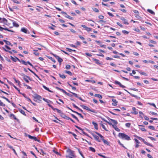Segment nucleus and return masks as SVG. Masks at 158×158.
<instances>
[{
	"instance_id": "nucleus-1",
	"label": "nucleus",
	"mask_w": 158,
	"mask_h": 158,
	"mask_svg": "<svg viewBox=\"0 0 158 158\" xmlns=\"http://www.w3.org/2000/svg\"><path fill=\"white\" fill-rule=\"evenodd\" d=\"M118 135L119 137L122 139H125L127 140H131L130 137L129 136L124 133H119Z\"/></svg>"
},
{
	"instance_id": "nucleus-2",
	"label": "nucleus",
	"mask_w": 158,
	"mask_h": 158,
	"mask_svg": "<svg viewBox=\"0 0 158 158\" xmlns=\"http://www.w3.org/2000/svg\"><path fill=\"white\" fill-rule=\"evenodd\" d=\"M50 148L51 149L50 150L52 151V153L53 152L57 155L61 156V155L57 152V150L56 148L54 147H50Z\"/></svg>"
},
{
	"instance_id": "nucleus-3",
	"label": "nucleus",
	"mask_w": 158,
	"mask_h": 158,
	"mask_svg": "<svg viewBox=\"0 0 158 158\" xmlns=\"http://www.w3.org/2000/svg\"><path fill=\"white\" fill-rule=\"evenodd\" d=\"M81 106L83 109H84L86 110L90 111H91L92 112H93L94 113H96L95 110L94 109L91 110L88 107H87L86 106H85L81 105Z\"/></svg>"
},
{
	"instance_id": "nucleus-4",
	"label": "nucleus",
	"mask_w": 158,
	"mask_h": 158,
	"mask_svg": "<svg viewBox=\"0 0 158 158\" xmlns=\"http://www.w3.org/2000/svg\"><path fill=\"white\" fill-rule=\"evenodd\" d=\"M106 121L110 125H112L113 127L115 129V130L116 131H117L118 132L120 131V129L117 127V126H116V125H113L110 122H108Z\"/></svg>"
},
{
	"instance_id": "nucleus-5",
	"label": "nucleus",
	"mask_w": 158,
	"mask_h": 158,
	"mask_svg": "<svg viewBox=\"0 0 158 158\" xmlns=\"http://www.w3.org/2000/svg\"><path fill=\"white\" fill-rule=\"evenodd\" d=\"M23 79L27 82V83H28L29 82V81L27 79V78H28L29 80H31V79L30 78V77H28L27 76H26L24 74H23Z\"/></svg>"
},
{
	"instance_id": "nucleus-6",
	"label": "nucleus",
	"mask_w": 158,
	"mask_h": 158,
	"mask_svg": "<svg viewBox=\"0 0 158 158\" xmlns=\"http://www.w3.org/2000/svg\"><path fill=\"white\" fill-rule=\"evenodd\" d=\"M21 61L22 63L24 65H27V64H29L30 66L33 67V65H32V64H31L29 61L26 62L24 60H22Z\"/></svg>"
},
{
	"instance_id": "nucleus-7",
	"label": "nucleus",
	"mask_w": 158,
	"mask_h": 158,
	"mask_svg": "<svg viewBox=\"0 0 158 158\" xmlns=\"http://www.w3.org/2000/svg\"><path fill=\"white\" fill-rule=\"evenodd\" d=\"M50 107H51L52 109H53L55 111H56L57 112H58L60 115L62 113V112L60 110L56 108L54 109L53 107L50 105Z\"/></svg>"
},
{
	"instance_id": "nucleus-8",
	"label": "nucleus",
	"mask_w": 158,
	"mask_h": 158,
	"mask_svg": "<svg viewBox=\"0 0 158 158\" xmlns=\"http://www.w3.org/2000/svg\"><path fill=\"white\" fill-rule=\"evenodd\" d=\"M114 83L118 85H119V86L121 87H122V88H125V86L124 85H122V84L120 83V82L118 81H115Z\"/></svg>"
},
{
	"instance_id": "nucleus-9",
	"label": "nucleus",
	"mask_w": 158,
	"mask_h": 158,
	"mask_svg": "<svg viewBox=\"0 0 158 158\" xmlns=\"http://www.w3.org/2000/svg\"><path fill=\"white\" fill-rule=\"evenodd\" d=\"M120 19L121 20L123 21L124 24L127 25H128L129 24V23L127 22V20L125 18H124L123 17H121L120 18Z\"/></svg>"
},
{
	"instance_id": "nucleus-10",
	"label": "nucleus",
	"mask_w": 158,
	"mask_h": 158,
	"mask_svg": "<svg viewBox=\"0 0 158 158\" xmlns=\"http://www.w3.org/2000/svg\"><path fill=\"white\" fill-rule=\"evenodd\" d=\"M132 109L133 111L131 112L132 114H138V112L136 111V109L135 107H133Z\"/></svg>"
},
{
	"instance_id": "nucleus-11",
	"label": "nucleus",
	"mask_w": 158,
	"mask_h": 158,
	"mask_svg": "<svg viewBox=\"0 0 158 158\" xmlns=\"http://www.w3.org/2000/svg\"><path fill=\"white\" fill-rule=\"evenodd\" d=\"M3 30H5L7 31H11V32H13V31L8 29V28H3V27H2L0 26V31H2Z\"/></svg>"
},
{
	"instance_id": "nucleus-12",
	"label": "nucleus",
	"mask_w": 158,
	"mask_h": 158,
	"mask_svg": "<svg viewBox=\"0 0 158 158\" xmlns=\"http://www.w3.org/2000/svg\"><path fill=\"white\" fill-rule=\"evenodd\" d=\"M91 134L96 140L98 141V142H100L99 140V138L98 136L96 135L94 133H92Z\"/></svg>"
},
{
	"instance_id": "nucleus-13",
	"label": "nucleus",
	"mask_w": 158,
	"mask_h": 158,
	"mask_svg": "<svg viewBox=\"0 0 158 158\" xmlns=\"http://www.w3.org/2000/svg\"><path fill=\"white\" fill-rule=\"evenodd\" d=\"M113 102L112 104L114 106H116L117 105V102L115 99H112Z\"/></svg>"
},
{
	"instance_id": "nucleus-14",
	"label": "nucleus",
	"mask_w": 158,
	"mask_h": 158,
	"mask_svg": "<svg viewBox=\"0 0 158 158\" xmlns=\"http://www.w3.org/2000/svg\"><path fill=\"white\" fill-rule=\"evenodd\" d=\"M92 123L94 125V128L96 130H98V124L94 121L92 122Z\"/></svg>"
},
{
	"instance_id": "nucleus-15",
	"label": "nucleus",
	"mask_w": 158,
	"mask_h": 158,
	"mask_svg": "<svg viewBox=\"0 0 158 158\" xmlns=\"http://www.w3.org/2000/svg\"><path fill=\"white\" fill-rule=\"evenodd\" d=\"M142 141L143 142L146 144L147 145L151 147H152L153 145L152 144H150L149 143H148L146 142L144 140V139H143L142 140Z\"/></svg>"
},
{
	"instance_id": "nucleus-16",
	"label": "nucleus",
	"mask_w": 158,
	"mask_h": 158,
	"mask_svg": "<svg viewBox=\"0 0 158 158\" xmlns=\"http://www.w3.org/2000/svg\"><path fill=\"white\" fill-rule=\"evenodd\" d=\"M101 139H102V140L103 141V143H105V144H106L108 145H109V142L105 140L104 139V138H101Z\"/></svg>"
},
{
	"instance_id": "nucleus-17",
	"label": "nucleus",
	"mask_w": 158,
	"mask_h": 158,
	"mask_svg": "<svg viewBox=\"0 0 158 158\" xmlns=\"http://www.w3.org/2000/svg\"><path fill=\"white\" fill-rule=\"evenodd\" d=\"M93 60L95 62V63L98 64L100 65L101 64V63H100L99 61L96 59H94Z\"/></svg>"
},
{
	"instance_id": "nucleus-18",
	"label": "nucleus",
	"mask_w": 158,
	"mask_h": 158,
	"mask_svg": "<svg viewBox=\"0 0 158 158\" xmlns=\"http://www.w3.org/2000/svg\"><path fill=\"white\" fill-rule=\"evenodd\" d=\"M3 41L5 42L6 44L7 45H11L12 46H13V45H11L10 42L8 41H7L6 40H3Z\"/></svg>"
},
{
	"instance_id": "nucleus-19",
	"label": "nucleus",
	"mask_w": 158,
	"mask_h": 158,
	"mask_svg": "<svg viewBox=\"0 0 158 158\" xmlns=\"http://www.w3.org/2000/svg\"><path fill=\"white\" fill-rule=\"evenodd\" d=\"M110 121H111L114 124V125H116L118 124V122L117 121L114 120L113 119H110Z\"/></svg>"
},
{
	"instance_id": "nucleus-20",
	"label": "nucleus",
	"mask_w": 158,
	"mask_h": 158,
	"mask_svg": "<svg viewBox=\"0 0 158 158\" xmlns=\"http://www.w3.org/2000/svg\"><path fill=\"white\" fill-rule=\"evenodd\" d=\"M35 98H36L39 100H40V99L42 98L41 97L38 95H36L35 96Z\"/></svg>"
},
{
	"instance_id": "nucleus-21",
	"label": "nucleus",
	"mask_w": 158,
	"mask_h": 158,
	"mask_svg": "<svg viewBox=\"0 0 158 158\" xmlns=\"http://www.w3.org/2000/svg\"><path fill=\"white\" fill-rule=\"evenodd\" d=\"M147 11L152 15H155L154 12L151 10L148 9L147 10Z\"/></svg>"
},
{
	"instance_id": "nucleus-22",
	"label": "nucleus",
	"mask_w": 158,
	"mask_h": 158,
	"mask_svg": "<svg viewBox=\"0 0 158 158\" xmlns=\"http://www.w3.org/2000/svg\"><path fill=\"white\" fill-rule=\"evenodd\" d=\"M11 59L13 60L14 61L16 62L17 61V59H18V58L16 57H15V58L13 57L12 56H11Z\"/></svg>"
},
{
	"instance_id": "nucleus-23",
	"label": "nucleus",
	"mask_w": 158,
	"mask_h": 158,
	"mask_svg": "<svg viewBox=\"0 0 158 158\" xmlns=\"http://www.w3.org/2000/svg\"><path fill=\"white\" fill-rule=\"evenodd\" d=\"M94 96L95 97H97L100 99H102V96L101 95L99 94H95Z\"/></svg>"
},
{
	"instance_id": "nucleus-24",
	"label": "nucleus",
	"mask_w": 158,
	"mask_h": 158,
	"mask_svg": "<svg viewBox=\"0 0 158 158\" xmlns=\"http://www.w3.org/2000/svg\"><path fill=\"white\" fill-rule=\"evenodd\" d=\"M21 31L25 33H27V30L25 28H21Z\"/></svg>"
},
{
	"instance_id": "nucleus-25",
	"label": "nucleus",
	"mask_w": 158,
	"mask_h": 158,
	"mask_svg": "<svg viewBox=\"0 0 158 158\" xmlns=\"http://www.w3.org/2000/svg\"><path fill=\"white\" fill-rule=\"evenodd\" d=\"M28 69L29 70L30 72H31L32 73H33L36 77H37L39 78L38 76L37 75H36L34 72H33L32 70H31L29 68H28Z\"/></svg>"
},
{
	"instance_id": "nucleus-26",
	"label": "nucleus",
	"mask_w": 158,
	"mask_h": 158,
	"mask_svg": "<svg viewBox=\"0 0 158 158\" xmlns=\"http://www.w3.org/2000/svg\"><path fill=\"white\" fill-rule=\"evenodd\" d=\"M65 17L68 18V19H70L73 20V18L72 17L69 16L67 14H66V15H65Z\"/></svg>"
},
{
	"instance_id": "nucleus-27",
	"label": "nucleus",
	"mask_w": 158,
	"mask_h": 158,
	"mask_svg": "<svg viewBox=\"0 0 158 158\" xmlns=\"http://www.w3.org/2000/svg\"><path fill=\"white\" fill-rule=\"evenodd\" d=\"M77 149H78V152L81 155V156L83 158H85L83 154L80 151V149L78 148H77Z\"/></svg>"
},
{
	"instance_id": "nucleus-28",
	"label": "nucleus",
	"mask_w": 158,
	"mask_h": 158,
	"mask_svg": "<svg viewBox=\"0 0 158 158\" xmlns=\"http://www.w3.org/2000/svg\"><path fill=\"white\" fill-rule=\"evenodd\" d=\"M19 111L21 114H22L23 115L25 116L26 115L25 112L23 110L21 109H19Z\"/></svg>"
},
{
	"instance_id": "nucleus-29",
	"label": "nucleus",
	"mask_w": 158,
	"mask_h": 158,
	"mask_svg": "<svg viewBox=\"0 0 158 158\" xmlns=\"http://www.w3.org/2000/svg\"><path fill=\"white\" fill-rule=\"evenodd\" d=\"M89 150L94 152H95V149L92 147H90L89 148Z\"/></svg>"
},
{
	"instance_id": "nucleus-30",
	"label": "nucleus",
	"mask_w": 158,
	"mask_h": 158,
	"mask_svg": "<svg viewBox=\"0 0 158 158\" xmlns=\"http://www.w3.org/2000/svg\"><path fill=\"white\" fill-rule=\"evenodd\" d=\"M92 10L96 12H99V10L96 8L94 7L92 8Z\"/></svg>"
},
{
	"instance_id": "nucleus-31",
	"label": "nucleus",
	"mask_w": 158,
	"mask_h": 158,
	"mask_svg": "<svg viewBox=\"0 0 158 158\" xmlns=\"http://www.w3.org/2000/svg\"><path fill=\"white\" fill-rule=\"evenodd\" d=\"M148 128L149 129H152L154 131H156V130L155 129L154 127L153 126H150L148 127Z\"/></svg>"
},
{
	"instance_id": "nucleus-32",
	"label": "nucleus",
	"mask_w": 158,
	"mask_h": 158,
	"mask_svg": "<svg viewBox=\"0 0 158 158\" xmlns=\"http://www.w3.org/2000/svg\"><path fill=\"white\" fill-rule=\"evenodd\" d=\"M72 116L77 121H79V120L78 118L76 117L75 115H74V114H71Z\"/></svg>"
},
{
	"instance_id": "nucleus-33",
	"label": "nucleus",
	"mask_w": 158,
	"mask_h": 158,
	"mask_svg": "<svg viewBox=\"0 0 158 158\" xmlns=\"http://www.w3.org/2000/svg\"><path fill=\"white\" fill-rule=\"evenodd\" d=\"M59 75L60 76V77L64 79L65 78V76L64 74H59Z\"/></svg>"
},
{
	"instance_id": "nucleus-34",
	"label": "nucleus",
	"mask_w": 158,
	"mask_h": 158,
	"mask_svg": "<svg viewBox=\"0 0 158 158\" xmlns=\"http://www.w3.org/2000/svg\"><path fill=\"white\" fill-rule=\"evenodd\" d=\"M65 73H67L69 75H72V73L70 71L66 70L65 71Z\"/></svg>"
},
{
	"instance_id": "nucleus-35",
	"label": "nucleus",
	"mask_w": 158,
	"mask_h": 158,
	"mask_svg": "<svg viewBox=\"0 0 158 158\" xmlns=\"http://www.w3.org/2000/svg\"><path fill=\"white\" fill-rule=\"evenodd\" d=\"M101 126H102V128L103 129H104L105 130H106V131H108V130H107V129L106 128L104 124H102Z\"/></svg>"
},
{
	"instance_id": "nucleus-36",
	"label": "nucleus",
	"mask_w": 158,
	"mask_h": 158,
	"mask_svg": "<svg viewBox=\"0 0 158 158\" xmlns=\"http://www.w3.org/2000/svg\"><path fill=\"white\" fill-rule=\"evenodd\" d=\"M57 59L58 62L60 63H61L63 61V60L60 57H59Z\"/></svg>"
},
{
	"instance_id": "nucleus-37",
	"label": "nucleus",
	"mask_w": 158,
	"mask_h": 158,
	"mask_svg": "<svg viewBox=\"0 0 158 158\" xmlns=\"http://www.w3.org/2000/svg\"><path fill=\"white\" fill-rule=\"evenodd\" d=\"M43 99L44 101H45L46 102L48 103V105L49 106V103L48 101L49 100L46 99H45L44 98H43Z\"/></svg>"
},
{
	"instance_id": "nucleus-38",
	"label": "nucleus",
	"mask_w": 158,
	"mask_h": 158,
	"mask_svg": "<svg viewBox=\"0 0 158 158\" xmlns=\"http://www.w3.org/2000/svg\"><path fill=\"white\" fill-rule=\"evenodd\" d=\"M60 115V116H61L63 118H65L66 116L65 114L63 113L62 114H61Z\"/></svg>"
},
{
	"instance_id": "nucleus-39",
	"label": "nucleus",
	"mask_w": 158,
	"mask_h": 158,
	"mask_svg": "<svg viewBox=\"0 0 158 158\" xmlns=\"http://www.w3.org/2000/svg\"><path fill=\"white\" fill-rule=\"evenodd\" d=\"M13 24L14 26L16 27H18L19 26V25L18 24L15 22H13Z\"/></svg>"
},
{
	"instance_id": "nucleus-40",
	"label": "nucleus",
	"mask_w": 158,
	"mask_h": 158,
	"mask_svg": "<svg viewBox=\"0 0 158 158\" xmlns=\"http://www.w3.org/2000/svg\"><path fill=\"white\" fill-rule=\"evenodd\" d=\"M7 22V20L5 18L2 19V20H1V23Z\"/></svg>"
},
{
	"instance_id": "nucleus-41",
	"label": "nucleus",
	"mask_w": 158,
	"mask_h": 158,
	"mask_svg": "<svg viewBox=\"0 0 158 158\" xmlns=\"http://www.w3.org/2000/svg\"><path fill=\"white\" fill-rule=\"evenodd\" d=\"M75 113H76L77 114L79 115L81 118H83V116L81 115V114L77 112H75Z\"/></svg>"
},
{
	"instance_id": "nucleus-42",
	"label": "nucleus",
	"mask_w": 158,
	"mask_h": 158,
	"mask_svg": "<svg viewBox=\"0 0 158 158\" xmlns=\"http://www.w3.org/2000/svg\"><path fill=\"white\" fill-rule=\"evenodd\" d=\"M14 80H15L16 83L18 84L19 85L20 84V82L18 80H16V79L15 78H14Z\"/></svg>"
},
{
	"instance_id": "nucleus-43",
	"label": "nucleus",
	"mask_w": 158,
	"mask_h": 158,
	"mask_svg": "<svg viewBox=\"0 0 158 158\" xmlns=\"http://www.w3.org/2000/svg\"><path fill=\"white\" fill-rule=\"evenodd\" d=\"M0 106H5V104L3 103L0 100Z\"/></svg>"
},
{
	"instance_id": "nucleus-44",
	"label": "nucleus",
	"mask_w": 158,
	"mask_h": 158,
	"mask_svg": "<svg viewBox=\"0 0 158 158\" xmlns=\"http://www.w3.org/2000/svg\"><path fill=\"white\" fill-rule=\"evenodd\" d=\"M2 48L5 51L8 52L11 54H12V52L11 51H8L6 49H5L4 48Z\"/></svg>"
},
{
	"instance_id": "nucleus-45",
	"label": "nucleus",
	"mask_w": 158,
	"mask_h": 158,
	"mask_svg": "<svg viewBox=\"0 0 158 158\" xmlns=\"http://www.w3.org/2000/svg\"><path fill=\"white\" fill-rule=\"evenodd\" d=\"M125 126L128 127H129L131 126V123H127L125 124Z\"/></svg>"
},
{
	"instance_id": "nucleus-46",
	"label": "nucleus",
	"mask_w": 158,
	"mask_h": 158,
	"mask_svg": "<svg viewBox=\"0 0 158 158\" xmlns=\"http://www.w3.org/2000/svg\"><path fill=\"white\" fill-rule=\"evenodd\" d=\"M88 32H89L91 31V29L90 28L87 27L85 29Z\"/></svg>"
},
{
	"instance_id": "nucleus-47",
	"label": "nucleus",
	"mask_w": 158,
	"mask_h": 158,
	"mask_svg": "<svg viewBox=\"0 0 158 158\" xmlns=\"http://www.w3.org/2000/svg\"><path fill=\"white\" fill-rule=\"evenodd\" d=\"M139 73L142 75L147 76V74L144 72H139Z\"/></svg>"
},
{
	"instance_id": "nucleus-48",
	"label": "nucleus",
	"mask_w": 158,
	"mask_h": 158,
	"mask_svg": "<svg viewBox=\"0 0 158 158\" xmlns=\"http://www.w3.org/2000/svg\"><path fill=\"white\" fill-rule=\"evenodd\" d=\"M43 88L47 90L48 91H49V89L48 88H47V87H46V86H45V85H43Z\"/></svg>"
},
{
	"instance_id": "nucleus-49",
	"label": "nucleus",
	"mask_w": 158,
	"mask_h": 158,
	"mask_svg": "<svg viewBox=\"0 0 158 158\" xmlns=\"http://www.w3.org/2000/svg\"><path fill=\"white\" fill-rule=\"evenodd\" d=\"M148 104L152 106H153L154 107H155V108H156V106L155 105V104H154L153 103H148Z\"/></svg>"
},
{
	"instance_id": "nucleus-50",
	"label": "nucleus",
	"mask_w": 158,
	"mask_h": 158,
	"mask_svg": "<svg viewBox=\"0 0 158 158\" xmlns=\"http://www.w3.org/2000/svg\"><path fill=\"white\" fill-rule=\"evenodd\" d=\"M70 67H70V65H69V64H67L66 66V68L67 69H70Z\"/></svg>"
},
{
	"instance_id": "nucleus-51",
	"label": "nucleus",
	"mask_w": 158,
	"mask_h": 158,
	"mask_svg": "<svg viewBox=\"0 0 158 158\" xmlns=\"http://www.w3.org/2000/svg\"><path fill=\"white\" fill-rule=\"evenodd\" d=\"M13 116V118H14V119H17V118H16V117L15 116V115H14L13 114H10V116Z\"/></svg>"
},
{
	"instance_id": "nucleus-52",
	"label": "nucleus",
	"mask_w": 158,
	"mask_h": 158,
	"mask_svg": "<svg viewBox=\"0 0 158 158\" xmlns=\"http://www.w3.org/2000/svg\"><path fill=\"white\" fill-rule=\"evenodd\" d=\"M140 130L143 131H146L144 127H141L140 128Z\"/></svg>"
},
{
	"instance_id": "nucleus-53",
	"label": "nucleus",
	"mask_w": 158,
	"mask_h": 158,
	"mask_svg": "<svg viewBox=\"0 0 158 158\" xmlns=\"http://www.w3.org/2000/svg\"><path fill=\"white\" fill-rule=\"evenodd\" d=\"M150 114H152V115H157V113L152 112H150Z\"/></svg>"
},
{
	"instance_id": "nucleus-54",
	"label": "nucleus",
	"mask_w": 158,
	"mask_h": 158,
	"mask_svg": "<svg viewBox=\"0 0 158 158\" xmlns=\"http://www.w3.org/2000/svg\"><path fill=\"white\" fill-rule=\"evenodd\" d=\"M96 133L98 135H99L101 138H104V137L102 136V135L100 134L97 132H96Z\"/></svg>"
},
{
	"instance_id": "nucleus-55",
	"label": "nucleus",
	"mask_w": 158,
	"mask_h": 158,
	"mask_svg": "<svg viewBox=\"0 0 158 158\" xmlns=\"http://www.w3.org/2000/svg\"><path fill=\"white\" fill-rule=\"evenodd\" d=\"M58 89H60V90L61 91L64 93L66 94H67V93L65 91V90H64V89H60L59 88H58Z\"/></svg>"
},
{
	"instance_id": "nucleus-56",
	"label": "nucleus",
	"mask_w": 158,
	"mask_h": 158,
	"mask_svg": "<svg viewBox=\"0 0 158 158\" xmlns=\"http://www.w3.org/2000/svg\"><path fill=\"white\" fill-rule=\"evenodd\" d=\"M72 94H73L75 97L77 98L78 97V96H77V94L75 93H74L73 92H71Z\"/></svg>"
},
{
	"instance_id": "nucleus-57",
	"label": "nucleus",
	"mask_w": 158,
	"mask_h": 158,
	"mask_svg": "<svg viewBox=\"0 0 158 158\" xmlns=\"http://www.w3.org/2000/svg\"><path fill=\"white\" fill-rule=\"evenodd\" d=\"M85 54L86 55L88 56H90V57H91L92 56V55L90 54L89 53H88V52H86L85 53Z\"/></svg>"
},
{
	"instance_id": "nucleus-58",
	"label": "nucleus",
	"mask_w": 158,
	"mask_h": 158,
	"mask_svg": "<svg viewBox=\"0 0 158 158\" xmlns=\"http://www.w3.org/2000/svg\"><path fill=\"white\" fill-rule=\"evenodd\" d=\"M122 32L124 34H128L129 33V32H128L126 30H123L122 31Z\"/></svg>"
},
{
	"instance_id": "nucleus-59",
	"label": "nucleus",
	"mask_w": 158,
	"mask_h": 158,
	"mask_svg": "<svg viewBox=\"0 0 158 158\" xmlns=\"http://www.w3.org/2000/svg\"><path fill=\"white\" fill-rule=\"evenodd\" d=\"M14 3H19V2L17 0H12Z\"/></svg>"
},
{
	"instance_id": "nucleus-60",
	"label": "nucleus",
	"mask_w": 158,
	"mask_h": 158,
	"mask_svg": "<svg viewBox=\"0 0 158 158\" xmlns=\"http://www.w3.org/2000/svg\"><path fill=\"white\" fill-rule=\"evenodd\" d=\"M33 139L35 141H36L39 142H40V140H38L37 139V138L35 137L34 136L33 138Z\"/></svg>"
},
{
	"instance_id": "nucleus-61",
	"label": "nucleus",
	"mask_w": 158,
	"mask_h": 158,
	"mask_svg": "<svg viewBox=\"0 0 158 158\" xmlns=\"http://www.w3.org/2000/svg\"><path fill=\"white\" fill-rule=\"evenodd\" d=\"M135 137H137L140 140H143V139L141 137H139L137 136H135Z\"/></svg>"
},
{
	"instance_id": "nucleus-62",
	"label": "nucleus",
	"mask_w": 158,
	"mask_h": 158,
	"mask_svg": "<svg viewBox=\"0 0 158 158\" xmlns=\"http://www.w3.org/2000/svg\"><path fill=\"white\" fill-rule=\"evenodd\" d=\"M150 42L151 43H152V44H156V42L154 41H153L152 40H150Z\"/></svg>"
},
{
	"instance_id": "nucleus-63",
	"label": "nucleus",
	"mask_w": 158,
	"mask_h": 158,
	"mask_svg": "<svg viewBox=\"0 0 158 158\" xmlns=\"http://www.w3.org/2000/svg\"><path fill=\"white\" fill-rule=\"evenodd\" d=\"M104 16L102 15H100L99 16V18L101 19H104Z\"/></svg>"
},
{
	"instance_id": "nucleus-64",
	"label": "nucleus",
	"mask_w": 158,
	"mask_h": 158,
	"mask_svg": "<svg viewBox=\"0 0 158 158\" xmlns=\"http://www.w3.org/2000/svg\"><path fill=\"white\" fill-rule=\"evenodd\" d=\"M143 82L144 83H145L146 84H148L149 83V81L146 80H144L143 81Z\"/></svg>"
}]
</instances>
